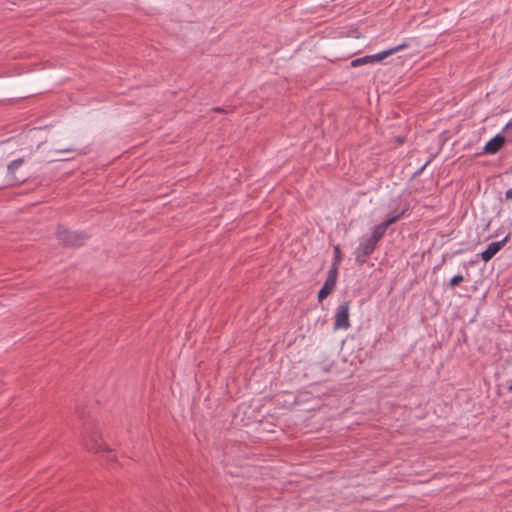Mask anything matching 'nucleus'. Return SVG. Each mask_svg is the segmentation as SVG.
<instances>
[{
  "instance_id": "obj_1",
  "label": "nucleus",
  "mask_w": 512,
  "mask_h": 512,
  "mask_svg": "<svg viewBox=\"0 0 512 512\" xmlns=\"http://www.w3.org/2000/svg\"><path fill=\"white\" fill-rule=\"evenodd\" d=\"M397 219L398 216L389 218L375 226L371 234L360 238L356 252V260L358 262L364 263L366 261L367 257L374 251L379 240L384 236L388 227L396 222Z\"/></svg>"
},
{
  "instance_id": "obj_2",
  "label": "nucleus",
  "mask_w": 512,
  "mask_h": 512,
  "mask_svg": "<svg viewBox=\"0 0 512 512\" xmlns=\"http://www.w3.org/2000/svg\"><path fill=\"white\" fill-rule=\"evenodd\" d=\"M406 47H407V44L403 43V44H400L398 46H395L393 48L379 52L374 55H367V56L356 58V59H354V67L380 62L383 59L387 58L388 56H390Z\"/></svg>"
},
{
  "instance_id": "obj_3",
  "label": "nucleus",
  "mask_w": 512,
  "mask_h": 512,
  "mask_svg": "<svg viewBox=\"0 0 512 512\" xmlns=\"http://www.w3.org/2000/svg\"><path fill=\"white\" fill-rule=\"evenodd\" d=\"M337 262H334L328 272L324 285L318 293V300L321 302L326 299L335 289L337 281Z\"/></svg>"
},
{
  "instance_id": "obj_4",
  "label": "nucleus",
  "mask_w": 512,
  "mask_h": 512,
  "mask_svg": "<svg viewBox=\"0 0 512 512\" xmlns=\"http://www.w3.org/2000/svg\"><path fill=\"white\" fill-rule=\"evenodd\" d=\"M57 238L63 244L71 246L81 245L84 240V236L82 234L70 231L63 227L58 228Z\"/></svg>"
},
{
  "instance_id": "obj_5",
  "label": "nucleus",
  "mask_w": 512,
  "mask_h": 512,
  "mask_svg": "<svg viewBox=\"0 0 512 512\" xmlns=\"http://www.w3.org/2000/svg\"><path fill=\"white\" fill-rule=\"evenodd\" d=\"M82 441L85 448L89 451L100 452L106 450L105 445L100 441V437L95 431H86Z\"/></svg>"
},
{
  "instance_id": "obj_6",
  "label": "nucleus",
  "mask_w": 512,
  "mask_h": 512,
  "mask_svg": "<svg viewBox=\"0 0 512 512\" xmlns=\"http://www.w3.org/2000/svg\"><path fill=\"white\" fill-rule=\"evenodd\" d=\"M349 326V303L346 302L336 309L334 329H348Z\"/></svg>"
},
{
  "instance_id": "obj_7",
  "label": "nucleus",
  "mask_w": 512,
  "mask_h": 512,
  "mask_svg": "<svg viewBox=\"0 0 512 512\" xmlns=\"http://www.w3.org/2000/svg\"><path fill=\"white\" fill-rule=\"evenodd\" d=\"M508 240V236H506L504 239L497 241V242H491L487 248L480 253V257L483 261L487 262L490 259H492L499 250L505 245V243Z\"/></svg>"
},
{
  "instance_id": "obj_8",
  "label": "nucleus",
  "mask_w": 512,
  "mask_h": 512,
  "mask_svg": "<svg viewBox=\"0 0 512 512\" xmlns=\"http://www.w3.org/2000/svg\"><path fill=\"white\" fill-rule=\"evenodd\" d=\"M505 142V137L497 134L486 143L483 148V152L485 154H496L504 146Z\"/></svg>"
},
{
  "instance_id": "obj_9",
  "label": "nucleus",
  "mask_w": 512,
  "mask_h": 512,
  "mask_svg": "<svg viewBox=\"0 0 512 512\" xmlns=\"http://www.w3.org/2000/svg\"><path fill=\"white\" fill-rule=\"evenodd\" d=\"M24 163V158H19L16 160H13L11 163L7 166V175L9 177V180L11 183L17 182L19 183L20 180L16 176L17 170L22 166Z\"/></svg>"
},
{
  "instance_id": "obj_10",
  "label": "nucleus",
  "mask_w": 512,
  "mask_h": 512,
  "mask_svg": "<svg viewBox=\"0 0 512 512\" xmlns=\"http://www.w3.org/2000/svg\"><path fill=\"white\" fill-rule=\"evenodd\" d=\"M462 281H463L462 275H455L454 277L451 278L449 286L453 288V287L457 286L458 284H460Z\"/></svg>"
},
{
  "instance_id": "obj_11",
  "label": "nucleus",
  "mask_w": 512,
  "mask_h": 512,
  "mask_svg": "<svg viewBox=\"0 0 512 512\" xmlns=\"http://www.w3.org/2000/svg\"><path fill=\"white\" fill-rule=\"evenodd\" d=\"M504 129L506 131H512V119L506 124Z\"/></svg>"
},
{
  "instance_id": "obj_12",
  "label": "nucleus",
  "mask_w": 512,
  "mask_h": 512,
  "mask_svg": "<svg viewBox=\"0 0 512 512\" xmlns=\"http://www.w3.org/2000/svg\"><path fill=\"white\" fill-rule=\"evenodd\" d=\"M73 151H74V149H72V148H65V149L59 150L58 152H60V153H69V152H73Z\"/></svg>"
},
{
  "instance_id": "obj_13",
  "label": "nucleus",
  "mask_w": 512,
  "mask_h": 512,
  "mask_svg": "<svg viewBox=\"0 0 512 512\" xmlns=\"http://www.w3.org/2000/svg\"><path fill=\"white\" fill-rule=\"evenodd\" d=\"M505 196L507 199H512V188L506 191Z\"/></svg>"
},
{
  "instance_id": "obj_14",
  "label": "nucleus",
  "mask_w": 512,
  "mask_h": 512,
  "mask_svg": "<svg viewBox=\"0 0 512 512\" xmlns=\"http://www.w3.org/2000/svg\"><path fill=\"white\" fill-rule=\"evenodd\" d=\"M334 251H335V255H336V259H335V261H334V262H337V263H338V255H339V251H340V250H339V247H338V246H336V247L334 248Z\"/></svg>"
},
{
  "instance_id": "obj_15",
  "label": "nucleus",
  "mask_w": 512,
  "mask_h": 512,
  "mask_svg": "<svg viewBox=\"0 0 512 512\" xmlns=\"http://www.w3.org/2000/svg\"><path fill=\"white\" fill-rule=\"evenodd\" d=\"M359 35L356 33V30L354 29V35H353V38H358Z\"/></svg>"
},
{
  "instance_id": "obj_16",
  "label": "nucleus",
  "mask_w": 512,
  "mask_h": 512,
  "mask_svg": "<svg viewBox=\"0 0 512 512\" xmlns=\"http://www.w3.org/2000/svg\"><path fill=\"white\" fill-rule=\"evenodd\" d=\"M509 390L512 391V386L509 387Z\"/></svg>"
}]
</instances>
